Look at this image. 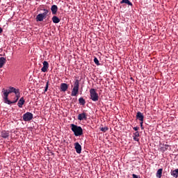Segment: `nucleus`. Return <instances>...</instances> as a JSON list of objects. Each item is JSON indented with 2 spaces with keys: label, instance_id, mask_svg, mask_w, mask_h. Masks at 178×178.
<instances>
[{
  "label": "nucleus",
  "instance_id": "obj_1",
  "mask_svg": "<svg viewBox=\"0 0 178 178\" xmlns=\"http://www.w3.org/2000/svg\"><path fill=\"white\" fill-rule=\"evenodd\" d=\"M1 92H3V99L5 104H8V105H10V100H9L8 97L9 94H12V92H15V95L19 94V89H16L14 87H9L8 90L3 88Z\"/></svg>",
  "mask_w": 178,
  "mask_h": 178
},
{
  "label": "nucleus",
  "instance_id": "obj_2",
  "mask_svg": "<svg viewBox=\"0 0 178 178\" xmlns=\"http://www.w3.org/2000/svg\"><path fill=\"white\" fill-rule=\"evenodd\" d=\"M70 127L75 137H80V136H83V128H81V127L77 126L74 124H71Z\"/></svg>",
  "mask_w": 178,
  "mask_h": 178
},
{
  "label": "nucleus",
  "instance_id": "obj_3",
  "mask_svg": "<svg viewBox=\"0 0 178 178\" xmlns=\"http://www.w3.org/2000/svg\"><path fill=\"white\" fill-rule=\"evenodd\" d=\"M43 12V13L38 14L36 16V22H42L44 19H47V16L49 13V10L44 8Z\"/></svg>",
  "mask_w": 178,
  "mask_h": 178
},
{
  "label": "nucleus",
  "instance_id": "obj_4",
  "mask_svg": "<svg viewBox=\"0 0 178 178\" xmlns=\"http://www.w3.org/2000/svg\"><path fill=\"white\" fill-rule=\"evenodd\" d=\"M80 87V82L79 79H76L74 83V88L72 90L71 95L72 97H76L79 94V88Z\"/></svg>",
  "mask_w": 178,
  "mask_h": 178
},
{
  "label": "nucleus",
  "instance_id": "obj_5",
  "mask_svg": "<svg viewBox=\"0 0 178 178\" xmlns=\"http://www.w3.org/2000/svg\"><path fill=\"white\" fill-rule=\"evenodd\" d=\"M90 99H92V101H93L94 102H97V101L99 99V96H98L97 90L94 88L90 90Z\"/></svg>",
  "mask_w": 178,
  "mask_h": 178
},
{
  "label": "nucleus",
  "instance_id": "obj_6",
  "mask_svg": "<svg viewBox=\"0 0 178 178\" xmlns=\"http://www.w3.org/2000/svg\"><path fill=\"white\" fill-rule=\"evenodd\" d=\"M22 118L24 122H30V120H33V113L27 112L23 115Z\"/></svg>",
  "mask_w": 178,
  "mask_h": 178
},
{
  "label": "nucleus",
  "instance_id": "obj_7",
  "mask_svg": "<svg viewBox=\"0 0 178 178\" xmlns=\"http://www.w3.org/2000/svg\"><path fill=\"white\" fill-rule=\"evenodd\" d=\"M48 67H49V63L47 61L43 62V67H42L41 70L43 73H47L48 72Z\"/></svg>",
  "mask_w": 178,
  "mask_h": 178
},
{
  "label": "nucleus",
  "instance_id": "obj_8",
  "mask_svg": "<svg viewBox=\"0 0 178 178\" xmlns=\"http://www.w3.org/2000/svg\"><path fill=\"white\" fill-rule=\"evenodd\" d=\"M74 148L77 154H81V145H80V143H79V142H76L74 144Z\"/></svg>",
  "mask_w": 178,
  "mask_h": 178
},
{
  "label": "nucleus",
  "instance_id": "obj_9",
  "mask_svg": "<svg viewBox=\"0 0 178 178\" xmlns=\"http://www.w3.org/2000/svg\"><path fill=\"white\" fill-rule=\"evenodd\" d=\"M78 120H87V113L83 112L82 113L79 114Z\"/></svg>",
  "mask_w": 178,
  "mask_h": 178
},
{
  "label": "nucleus",
  "instance_id": "obj_10",
  "mask_svg": "<svg viewBox=\"0 0 178 178\" xmlns=\"http://www.w3.org/2000/svg\"><path fill=\"white\" fill-rule=\"evenodd\" d=\"M69 88V86L67 83H63L60 84V91L63 92H65V91H67V89Z\"/></svg>",
  "mask_w": 178,
  "mask_h": 178
},
{
  "label": "nucleus",
  "instance_id": "obj_11",
  "mask_svg": "<svg viewBox=\"0 0 178 178\" xmlns=\"http://www.w3.org/2000/svg\"><path fill=\"white\" fill-rule=\"evenodd\" d=\"M10 135L9 131H2L1 132V137H2V138H8L9 137V136Z\"/></svg>",
  "mask_w": 178,
  "mask_h": 178
},
{
  "label": "nucleus",
  "instance_id": "obj_12",
  "mask_svg": "<svg viewBox=\"0 0 178 178\" xmlns=\"http://www.w3.org/2000/svg\"><path fill=\"white\" fill-rule=\"evenodd\" d=\"M136 119H138V120H140V122H144V114L138 111L136 114Z\"/></svg>",
  "mask_w": 178,
  "mask_h": 178
},
{
  "label": "nucleus",
  "instance_id": "obj_13",
  "mask_svg": "<svg viewBox=\"0 0 178 178\" xmlns=\"http://www.w3.org/2000/svg\"><path fill=\"white\" fill-rule=\"evenodd\" d=\"M25 102L26 101L24 100V97H21L17 103L19 108H23Z\"/></svg>",
  "mask_w": 178,
  "mask_h": 178
},
{
  "label": "nucleus",
  "instance_id": "obj_14",
  "mask_svg": "<svg viewBox=\"0 0 178 178\" xmlns=\"http://www.w3.org/2000/svg\"><path fill=\"white\" fill-rule=\"evenodd\" d=\"M51 10L52 15H56L58 12V6L56 5L51 6Z\"/></svg>",
  "mask_w": 178,
  "mask_h": 178
},
{
  "label": "nucleus",
  "instance_id": "obj_15",
  "mask_svg": "<svg viewBox=\"0 0 178 178\" xmlns=\"http://www.w3.org/2000/svg\"><path fill=\"white\" fill-rule=\"evenodd\" d=\"M6 63V58L5 57H1L0 58V69L3 67V65Z\"/></svg>",
  "mask_w": 178,
  "mask_h": 178
},
{
  "label": "nucleus",
  "instance_id": "obj_16",
  "mask_svg": "<svg viewBox=\"0 0 178 178\" xmlns=\"http://www.w3.org/2000/svg\"><path fill=\"white\" fill-rule=\"evenodd\" d=\"M163 169H162V168H159L157 170V172L156 174V177H158V178H161L162 177V172H163Z\"/></svg>",
  "mask_w": 178,
  "mask_h": 178
},
{
  "label": "nucleus",
  "instance_id": "obj_17",
  "mask_svg": "<svg viewBox=\"0 0 178 178\" xmlns=\"http://www.w3.org/2000/svg\"><path fill=\"white\" fill-rule=\"evenodd\" d=\"M171 176L175 178L178 177V168L171 171Z\"/></svg>",
  "mask_w": 178,
  "mask_h": 178
},
{
  "label": "nucleus",
  "instance_id": "obj_18",
  "mask_svg": "<svg viewBox=\"0 0 178 178\" xmlns=\"http://www.w3.org/2000/svg\"><path fill=\"white\" fill-rule=\"evenodd\" d=\"M120 3H126L127 5H129V6H133V3L129 1V0H122L120 1Z\"/></svg>",
  "mask_w": 178,
  "mask_h": 178
},
{
  "label": "nucleus",
  "instance_id": "obj_19",
  "mask_svg": "<svg viewBox=\"0 0 178 178\" xmlns=\"http://www.w3.org/2000/svg\"><path fill=\"white\" fill-rule=\"evenodd\" d=\"M52 22H53V23H55L56 24L60 22V19H59V17H58L56 16H54L52 17Z\"/></svg>",
  "mask_w": 178,
  "mask_h": 178
},
{
  "label": "nucleus",
  "instance_id": "obj_20",
  "mask_svg": "<svg viewBox=\"0 0 178 178\" xmlns=\"http://www.w3.org/2000/svg\"><path fill=\"white\" fill-rule=\"evenodd\" d=\"M79 102L80 105H86V100L83 97H80L79 99Z\"/></svg>",
  "mask_w": 178,
  "mask_h": 178
},
{
  "label": "nucleus",
  "instance_id": "obj_21",
  "mask_svg": "<svg viewBox=\"0 0 178 178\" xmlns=\"http://www.w3.org/2000/svg\"><path fill=\"white\" fill-rule=\"evenodd\" d=\"M101 131H103L104 133H106V131H108V127H102L100 129Z\"/></svg>",
  "mask_w": 178,
  "mask_h": 178
},
{
  "label": "nucleus",
  "instance_id": "obj_22",
  "mask_svg": "<svg viewBox=\"0 0 178 178\" xmlns=\"http://www.w3.org/2000/svg\"><path fill=\"white\" fill-rule=\"evenodd\" d=\"M94 62L95 65H97V66H99V60H98V58H97V57H95Z\"/></svg>",
  "mask_w": 178,
  "mask_h": 178
},
{
  "label": "nucleus",
  "instance_id": "obj_23",
  "mask_svg": "<svg viewBox=\"0 0 178 178\" xmlns=\"http://www.w3.org/2000/svg\"><path fill=\"white\" fill-rule=\"evenodd\" d=\"M168 148H169V145H163V147H161L163 151H166Z\"/></svg>",
  "mask_w": 178,
  "mask_h": 178
},
{
  "label": "nucleus",
  "instance_id": "obj_24",
  "mask_svg": "<svg viewBox=\"0 0 178 178\" xmlns=\"http://www.w3.org/2000/svg\"><path fill=\"white\" fill-rule=\"evenodd\" d=\"M49 85V82L47 81V83H46L45 88H44V92H47V91H48V86Z\"/></svg>",
  "mask_w": 178,
  "mask_h": 178
},
{
  "label": "nucleus",
  "instance_id": "obj_25",
  "mask_svg": "<svg viewBox=\"0 0 178 178\" xmlns=\"http://www.w3.org/2000/svg\"><path fill=\"white\" fill-rule=\"evenodd\" d=\"M134 137H140V132L136 131L135 133H134Z\"/></svg>",
  "mask_w": 178,
  "mask_h": 178
},
{
  "label": "nucleus",
  "instance_id": "obj_26",
  "mask_svg": "<svg viewBox=\"0 0 178 178\" xmlns=\"http://www.w3.org/2000/svg\"><path fill=\"white\" fill-rule=\"evenodd\" d=\"M17 101H19V97H17L16 99L13 102L10 101V102H11L10 104H16V102H17Z\"/></svg>",
  "mask_w": 178,
  "mask_h": 178
},
{
  "label": "nucleus",
  "instance_id": "obj_27",
  "mask_svg": "<svg viewBox=\"0 0 178 178\" xmlns=\"http://www.w3.org/2000/svg\"><path fill=\"white\" fill-rule=\"evenodd\" d=\"M143 123H144V121H140V124L142 130L144 129V127H143Z\"/></svg>",
  "mask_w": 178,
  "mask_h": 178
},
{
  "label": "nucleus",
  "instance_id": "obj_28",
  "mask_svg": "<svg viewBox=\"0 0 178 178\" xmlns=\"http://www.w3.org/2000/svg\"><path fill=\"white\" fill-rule=\"evenodd\" d=\"M134 141H140V139H138V138H137V136H134Z\"/></svg>",
  "mask_w": 178,
  "mask_h": 178
},
{
  "label": "nucleus",
  "instance_id": "obj_29",
  "mask_svg": "<svg viewBox=\"0 0 178 178\" xmlns=\"http://www.w3.org/2000/svg\"><path fill=\"white\" fill-rule=\"evenodd\" d=\"M132 177L133 178H140V177H138V176H137L136 174H133Z\"/></svg>",
  "mask_w": 178,
  "mask_h": 178
},
{
  "label": "nucleus",
  "instance_id": "obj_30",
  "mask_svg": "<svg viewBox=\"0 0 178 178\" xmlns=\"http://www.w3.org/2000/svg\"><path fill=\"white\" fill-rule=\"evenodd\" d=\"M138 129H140L138 127H134V130H135V131H138Z\"/></svg>",
  "mask_w": 178,
  "mask_h": 178
},
{
  "label": "nucleus",
  "instance_id": "obj_31",
  "mask_svg": "<svg viewBox=\"0 0 178 178\" xmlns=\"http://www.w3.org/2000/svg\"><path fill=\"white\" fill-rule=\"evenodd\" d=\"M3 32V29H2V28L0 27V34H2Z\"/></svg>",
  "mask_w": 178,
  "mask_h": 178
},
{
  "label": "nucleus",
  "instance_id": "obj_32",
  "mask_svg": "<svg viewBox=\"0 0 178 178\" xmlns=\"http://www.w3.org/2000/svg\"><path fill=\"white\" fill-rule=\"evenodd\" d=\"M19 93H18V94L16 95V97H17V98H18V99H19Z\"/></svg>",
  "mask_w": 178,
  "mask_h": 178
}]
</instances>
